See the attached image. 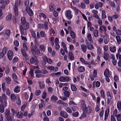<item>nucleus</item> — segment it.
I'll return each instance as SVG.
<instances>
[{
    "label": "nucleus",
    "mask_w": 121,
    "mask_h": 121,
    "mask_svg": "<svg viewBox=\"0 0 121 121\" xmlns=\"http://www.w3.org/2000/svg\"><path fill=\"white\" fill-rule=\"evenodd\" d=\"M22 3L21 0H18L15 3L14 12L16 16H17L18 15V11L17 7H19L20 4L21 5Z\"/></svg>",
    "instance_id": "f257e3e1"
},
{
    "label": "nucleus",
    "mask_w": 121,
    "mask_h": 121,
    "mask_svg": "<svg viewBox=\"0 0 121 121\" xmlns=\"http://www.w3.org/2000/svg\"><path fill=\"white\" fill-rule=\"evenodd\" d=\"M10 110L9 109H6L4 113L5 118L7 120L12 121V119L10 115Z\"/></svg>",
    "instance_id": "f03ea898"
},
{
    "label": "nucleus",
    "mask_w": 121,
    "mask_h": 121,
    "mask_svg": "<svg viewBox=\"0 0 121 121\" xmlns=\"http://www.w3.org/2000/svg\"><path fill=\"white\" fill-rule=\"evenodd\" d=\"M43 59L44 62V63H42L43 65H45L46 62L49 64H51L52 62V61L50 58H49V59H48L47 57L45 56H44L43 57Z\"/></svg>",
    "instance_id": "7ed1b4c3"
},
{
    "label": "nucleus",
    "mask_w": 121,
    "mask_h": 121,
    "mask_svg": "<svg viewBox=\"0 0 121 121\" xmlns=\"http://www.w3.org/2000/svg\"><path fill=\"white\" fill-rule=\"evenodd\" d=\"M59 81L61 82H69L70 80L69 78L68 77L61 76L60 77L59 79Z\"/></svg>",
    "instance_id": "20e7f679"
},
{
    "label": "nucleus",
    "mask_w": 121,
    "mask_h": 121,
    "mask_svg": "<svg viewBox=\"0 0 121 121\" xmlns=\"http://www.w3.org/2000/svg\"><path fill=\"white\" fill-rule=\"evenodd\" d=\"M30 62L31 64L34 63L35 65H37L38 64L39 62L37 59H35L34 57H32L30 60Z\"/></svg>",
    "instance_id": "39448f33"
},
{
    "label": "nucleus",
    "mask_w": 121,
    "mask_h": 121,
    "mask_svg": "<svg viewBox=\"0 0 121 121\" xmlns=\"http://www.w3.org/2000/svg\"><path fill=\"white\" fill-rule=\"evenodd\" d=\"M70 10H67L66 11V15L67 17L69 20H70L72 17V15L71 14Z\"/></svg>",
    "instance_id": "423d86ee"
},
{
    "label": "nucleus",
    "mask_w": 121,
    "mask_h": 121,
    "mask_svg": "<svg viewBox=\"0 0 121 121\" xmlns=\"http://www.w3.org/2000/svg\"><path fill=\"white\" fill-rule=\"evenodd\" d=\"M60 116L65 118H66L68 117V115L66 112L61 111L60 112Z\"/></svg>",
    "instance_id": "0eeeda50"
},
{
    "label": "nucleus",
    "mask_w": 121,
    "mask_h": 121,
    "mask_svg": "<svg viewBox=\"0 0 121 121\" xmlns=\"http://www.w3.org/2000/svg\"><path fill=\"white\" fill-rule=\"evenodd\" d=\"M26 11L30 16H32L33 13L32 11L29 8H26Z\"/></svg>",
    "instance_id": "6e6552de"
},
{
    "label": "nucleus",
    "mask_w": 121,
    "mask_h": 121,
    "mask_svg": "<svg viewBox=\"0 0 121 121\" xmlns=\"http://www.w3.org/2000/svg\"><path fill=\"white\" fill-rule=\"evenodd\" d=\"M7 0V1H6V2H4L2 3V5L0 7L1 9H4L5 8V6L9 3V1H8V0Z\"/></svg>",
    "instance_id": "1a4fd4ad"
},
{
    "label": "nucleus",
    "mask_w": 121,
    "mask_h": 121,
    "mask_svg": "<svg viewBox=\"0 0 121 121\" xmlns=\"http://www.w3.org/2000/svg\"><path fill=\"white\" fill-rule=\"evenodd\" d=\"M84 112H86L87 114H89L91 112V107L89 106L86 107L84 110Z\"/></svg>",
    "instance_id": "9d476101"
},
{
    "label": "nucleus",
    "mask_w": 121,
    "mask_h": 121,
    "mask_svg": "<svg viewBox=\"0 0 121 121\" xmlns=\"http://www.w3.org/2000/svg\"><path fill=\"white\" fill-rule=\"evenodd\" d=\"M81 47L82 51L84 53L86 52L87 49L86 46L85 44H82L81 45Z\"/></svg>",
    "instance_id": "9b49d317"
},
{
    "label": "nucleus",
    "mask_w": 121,
    "mask_h": 121,
    "mask_svg": "<svg viewBox=\"0 0 121 121\" xmlns=\"http://www.w3.org/2000/svg\"><path fill=\"white\" fill-rule=\"evenodd\" d=\"M85 68L82 66H80L78 69V71L79 72H83L85 70Z\"/></svg>",
    "instance_id": "f8f14e48"
},
{
    "label": "nucleus",
    "mask_w": 121,
    "mask_h": 121,
    "mask_svg": "<svg viewBox=\"0 0 121 121\" xmlns=\"http://www.w3.org/2000/svg\"><path fill=\"white\" fill-rule=\"evenodd\" d=\"M12 15L11 14H9L6 16V20L7 21H10L12 19Z\"/></svg>",
    "instance_id": "ddd939ff"
},
{
    "label": "nucleus",
    "mask_w": 121,
    "mask_h": 121,
    "mask_svg": "<svg viewBox=\"0 0 121 121\" xmlns=\"http://www.w3.org/2000/svg\"><path fill=\"white\" fill-rule=\"evenodd\" d=\"M10 98L12 101L13 102H15L16 99V97L15 95L13 94H12L11 95Z\"/></svg>",
    "instance_id": "4468645a"
},
{
    "label": "nucleus",
    "mask_w": 121,
    "mask_h": 121,
    "mask_svg": "<svg viewBox=\"0 0 121 121\" xmlns=\"http://www.w3.org/2000/svg\"><path fill=\"white\" fill-rule=\"evenodd\" d=\"M90 50H92L94 48V47L93 45L91 43H88L86 46Z\"/></svg>",
    "instance_id": "2eb2a0df"
},
{
    "label": "nucleus",
    "mask_w": 121,
    "mask_h": 121,
    "mask_svg": "<svg viewBox=\"0 0 121 121\" xmlns=\"http://www.w3.org/2000/svg\"><path fill=\"white\" fill-rule=\"evenodd\" d=\"M93 33L94 36L97 37L98 36V31L97 30H93Z\"/></svg>",
    "instance_id": "dca6fc26"
},
{
    "label": "nucleus",
    "mask_w": 121,
    "mask_h": 121,
    "mask_svg": "<svg viewBox=\"0 0 121 121\" xmlns=\"http://www.w3.org/2000/svg\"><path fill=\"white\" fill-rule=\"evenodd\" d=\"M58 98L56 96L53 95L51 97V100L52 101H56L58 100Z\"/></svg>",
    "instance_id": "f3484780"
},
{
    "label": "nucleus",
    "mask_w": 121,
    "mask_h": 121,
    "mask_svg": "<svg viewBox=\"0 0 121 121\" xmlns=\"http://www.w3.org/2000/svg\"><path fill=\"white\" fill-rule=\"evenodd\" d=\"M99 30L100 32L104 31L106 32V28L105 26H101L99 28Z\"/></svg>",
    "instance_id": "a211bd4d"
},
{
    "label": "nucleus",
    "mask_w": 121,
    "mask_h": 121,
    "mask_svg": "<svg viewBox=\"0 0 121 121\" xmlns=\"http://www.w3.org/2000/svg\"><path fill=\"white\" fill-rule=\"evenodd\" d=\"M70 59L71 60H73L74 59V57L72 52H69V54Z\"/></svg>",
    "instance_id": "6ab92c4d"
},
{
    "label": "nucleus",
    "mask_w": 121,
    "mask_h": 121,
    "mask_svg": "<svg viewBox=\"0 0 121 121\" xmlns=\"http://www.w3.org/2000/svg\"><path fill=\"white\" fill-rule=\"evenodd\" d=\"M50 30V32L52 36H53L54 35V34H55V32L53 29L51 28H49Z\"/></svg>",
    "instance_id": "aec40b11"
},
{
    "label": "nucleus",
    "mask_w": 121,
    "mask_h": 121,
    "mask_svg": "<svg viewBox=\"0 0 121 121\" xmlns=\"http://www.w3.org/2000/svg\"><path fill=\"white\" fill-rule=\"evenodd\" d=\"M104 74L105 77L109 76V73L108 70V69H106L104 72Z\"/></svg>",
    "instance_id": "412c9836"
},
{
    "label": "nucleus",
    "mask_w": 121,
    "mask_h": 121,
    "mask_svg": "<svg viewBox=\"0 0 121 121\" xmlns=\"http://www.w3.org/2000/svg\"><path fill=\"white\" fill-rule=\"evenodd\" d=\"M110 50L111 52H115L116 49L115 46L111 47L110 48Z\"/></svg>",
    "instance_id": "4be33fe9"
},
{
    "label": "nucleus",
    "mask_w": 121,
    "mask_h": 121,
    "mask_svg": "<svg viewBox=\"0 0 121 121\" xmlns=\"http://www.w3.org/2000/svg\"><path fill=\"white\" fill-rule=\"evenodd\" d=\"M23 25H24L25 30H26L29 28V25L28 22H27Z\"/></svg>",
    "instance_id": "5701e85b"
},
{
    "label": "nucleus",
    "mask_w": 121,
    "mask_h": 121,
    "mask_svg": "<svg viewBox=\"0 0 121 121\" xmlns=\"http://www.w3.org/2000/svg\"><path fill=\"white\" fill-rule=\"evenodd\" d=\"M117 107L119 111L121 110V102L118 101L117 102Z\"/></svg>",
    "instance_id": "b1692460"
},
{
    "label": "nucleus",
    "mask_w": 121,
    "mask_h": 121,
    "mask_svg": "<svg viewBox=\"0 0 121 121\" xmlns=\"http://www.w3.org/2000/svg\"><path fill=\"white\" fill-rule=\"evenodd\" d=\"M87 38L88 40L91 43V41H92V37H91V35L90 34H88L87 35Z\"/></svg>",
    "instance_id": "393cba45"
},
{
    "label": "nucleus",
    "mask_w": 121,
    "mask_h": 121,
    "mask_svg": "<svg viewBox=\"0 0 121 121\" xmlns=\"http://www.w3.org/2000/svg\"><path fill=\"white\" fill-rule=\"evenodd\" d=\"M115 116L117 117V120L118 121H121V113L116 115Z\"/></svg>",
    "instance_id": "a878e982"
},
{
    "label": "nucleus",
    "mask_w": 121,
    "mask_h": 121,
    "mask_svg": "<svg viewBox=\"0 0 121 121\" xmlns=\"http://www.w3.org/2000/svg\"><path fill=\"white\" fill-rule=\"evenodd\" d=\"M109 56V54L108 53H106L105 52H104V58L106 60H107L108 59V58Z\"/></svg>",
    "instance_id": "bb28decb"
},
{
    "label": "nucleus",
    "mask_w": 121,
    "mask_h": 121,
    "mask_svg": "<svg viewBox=\"0 0 121 121\" xmlns=\"http://www.w3.org/2000/svg\"><path fill=\"white\" fill-rule=\"evenodd\" d=\"M116 38L118 43V44H120L121 42L120 37L119 36H116Z\"/></svg>",
    "instance_id": "cd10ccee"
},
{
    "label": "nucleus",
    "mask_w": 121,
    "mask_h": 121,
    "mask_svg": "<svg viewBox=\"0 0 121 121\" xmlns=\"http://www.w3.org/2000/svg\"><path fill=\"white\" fill-rule=\"evenodd\" d=\"M109 3L110 5L113 8L116 7L114 1H110Z\"/></svg>",
    "instance_id": "c85d7f7f"
},
{
    "label": "nucleus",
    "mask_w": 121,
    "mask_h": 121,
    "mask_svg": "<svg viewBox=\"0 0 121 121\" xmlns=\"http://www.w3.org/2000/svg\"><path fill=\"white\" fill-rule=\"evenodd\" d=\"M71 89L72 91H75L77 90V88L74 85H71Z\"/></svg>",
    "instance_id": "c756f323"
},
{
    "label": "nucleus",
    "mask_w": 121,
    "mask_h": 121,
    "mask_svg": "<svg viewBox=\"0 0 121 121\" xmlns=\"http://www.w3.org/2000/svg\"><path fill=\"white\" fill-rule=\"evenodd\" d=\"M20 28L21 34L22 35H23L24 34V28H23V26L22 25L20 26Z\"/></svg>",
    "instance_id": "7c9ffc66"
},
{
    "label": "nucleus",
    "mask_w": 121,
    "mask_h": 121,
    "mask_svg": "<svg viewBox=\"0 0 121 121\" xmlns=\"http://www.w3.org/2000/svg\"><path fill=\"white\" fill-rule=\"evenodd\" d=\"M40 34L41 37H46V34L45 32L43 31H40Z\"/></svg>",
    "instance_id": "2f4dec72"
},
{
    "label": "nucleus",
    "mask_w": 121,
    "mask_h": 121,
    "mask_svg": "<svg viewBox=\"0 0 121 121\" xmlns=\"http://www.w3.org/2000/svg\"><path fill=\"white\" fill-rule=\"evenodd\" d=\"M4 108L3 105L2 104H0V112L1 113L4 112Z\"/></svg>",
    "instance_id": "473e14b6"
},
{
    "label": "nucleus",
    "mask_w": 121,
    "mask_h": 121,
    "mask_svg": "<svg viewBox=\"0 0 121 121\" xmlns=\"http://www.w3.org/2000/svg\"><path fill=\"white\" fill-rule=\"evenodd\" d=\"M21 23L22 25L24 24L25 23L27 22L26 21V19L24 17H22L21 18Z\"/></svg>",
    "instance_id": "72a5a7b5"
},
{
    "label": "nucleus",
    "mask_w": 121,
    "mask_h": 121,
    "mask_svg": "<svg viewBox=\"0 0 121 121\" xmlns=\"http://www.w3.org/2000/svg\"><path fill=\"white\" fill-rule=\"evenodd\" d=\"M102 19H104L106 17V16L105 14V12L104 10H102Z\"/></svg>",
    "instance_id": "f704fd0d"
},
{
    "label": "nucleus",
    "mask_w": 121,
    "mask_h": 121,
    "mask_svg": "<svg viewBox=\"0 0 121 121\" xmlns=\"http://www.w3.org/2000/svg\"><path fill=\"white\" fill-rule=\"evenodd\" d=\"M64 95L66 97H69L70 95V93L68 91H65L64 92Z\"/></svg>",
    "instance_id": "c9c22d12"
},
{
    "label": "nucleus",
    "mask_w": 121,
    "mask_h": 121,
    "mask_svg": "<svg viewBox=\"0 0 121 121\" xmlns=\"http://www.w3.org/2000/svg\"><path fill=\"white\" fill-rule=\"evenodd\" d=\"M70 34V36L72 39H74L75 38L76 36L75 34L73 31H71Z\"/></svg>",
    "instance_id": "e433bc0d"
},
{
    "label": "nucleus",
    "mask_w": 121,
    "mask_h": 121,
    "mask_svg": "<svg viewBox=\"0 0 121 121\" xmlns=\"http://www.w3.org/2000/svg\"><path fill=\"white\" fill-rule=\"evenodd\" d=\"M8 51L7 48L6 47H4L3 49L2 50V53L4 55Z\"/></svg>",
    "instance_id": "4c0bfd02"
},
{
    "label": "nucleus",
    "mask_w": 121,
    "mask_h": 121,
    "mask_svg": "<svg viewBox=\"0 0 121 121\" xmlns=\"http://www.w3.org/2000/svg\"><path fill=\"white\" fill-rule=\"evenodd\" d=\"M21 51L22 53V54L23 56L25 57H26L27 56V54L25 51L22 48L21 49Z\"/></svg>",
    "instance_id": "58836bf2"
},
{
    "label": "nucleus",
    "mask_w": 121,
    "mask_h": 121,
    "mask_svg": "<svg viewBox=\"0 0 121 121\" xmlns=\"http://www.w3.org/2000/svg\"><path fill=\"white\" fill-rule=\"evenodd\" d=\"M19 112H18V114L17 115V117L20 118H22L23 116V113L22 112H21L20 113V114H19Z\"/></svg>",
    "instance_id": "ea45409f"
},
{
    "label": "nucleus",
    "mask_w": 121,
    "mask_h": 121,
    "mask_svg": "<svg viewBox=\"0 0 121 121\" xmlns=\"http://www.w3.org/2000/svg\"><path fill=\"white\" fill-rule=\"evenodd\" d=\"M13 22L14 24L16 25L17 24V22L16 20V18L15 17H13Z\"/></svg>",
    "instance_id": "a19ab883"
},
{
    "label": "nucleus",
    "mask_w": 121,
    "mask_h": 121,
    "mask_svg": "<svg viewBox=\"0 0 121 121\" xmlns=\"http://www.w3.org/2000/svg\"><path fill=\"white\" fill-rule=\"evenodd\" d=\"M112 98V97H109L107 98L108 100L107 101V103L108 104H109L111 102L112 103V100L111 99Z\"/></svg>",
    "instance_id": "79ce46f5"
},
{
    "label": "nucleus",
    "mask_w": 121,
    "mask_h": 121,
    "mask_svg": "<svg viewBox=\"0 0 121 121\" xmlns=\"http://www.w3.org/2000/svg\"><path fill=\"white\" fill-rule=\"evenodd\" d=\"M54 6L53 4H51L49 6V9L50 11L53 10L54 9Z\"/></svg>",
    "instance_id": "37998d69"
},
{
    "label": "nucleus",
    "mask_w": 121,
    "mask_h": 121,
    "mask_svg": "<svg viewBox=\"0 0 121 121\" xmlns=\"http://www.w3.org/2000/svg\"><path fill=\"white\" fill-rule=\"evenodd\" d=\"M17 98L18 99L17 100L16 102L17 104L18 105H20L21 104V101L20 100V97H18Z\"/></svg>",
    "instance_id": "c03bdc74"
},
{
    "label": "nucleus",
    "mask_w": 121,
    "mask_h": 121,
    "mask_svg": "<svg viewBox=\"0 0 121 121\" xmlns=\"http://www.w3.org/2000/svg\"><path fill=\"white\" fill-rule=\"evenodd\" d=\"M66 110L68 113H71L72 112L71 109L69 107H67L66 108Z\"/></svg>",
    "instance_id": "a18cd8bd"
},
{
    "label": "nucleus",
    "mask_w": 121,
    "mask_h": 121,
    "mask_svg": "<svg viewBox=\"0 0 121 121\" xmlns=\"http://www.w3.org/2000/svg\"><path fill=\"white\" fill-rule=\"evenodd\" d=\"M12 77L15 80H17V77L15 73H13L12 75Z\"/></svg>",
    "instance_id": "49530a36"
},
{
    "label": "nucleus",
    "mask_w": 121,
    "mask_h": 121,
    "mask_svg": "<svg viewBox=\"0 0 121 121\" xmlns=\"http://www.w3.org/2000/svg\"><path fill=\"white\" fill-rule=\"evenodd\" d=\"M13 52L11 51H9L7 53V56H13Z\"/></svg>",
    "instance_id": "de8ad7c7"
},
{
    "label": "nucleus",
    "mask_w": 121,
    "mask_h": 121,
    "mask_svg": "<svg viewBox=\"0 0 121 121\" xmlns=\"http://www.w3.org/2000/svg\"><path fill=\"white\" fill-rule=\"evenodd\" d=\"M9 72L10 69L8 67H6L5 71V73L7 74H8L9 73Z\"/></svg>",
    "instance_id": "09e8293b"
},
{
    "label": "nucleus",
    "mask_w": 121,
    "mask_h": 121,
    "mask_svg": "<svg viewBox=\"0 0 121 121\" xmlns=\"http://www.w3.org/2000/svg\"><path fill=\"white\" fill-rule=\"evenodd\" d=\"M14 43L15 45L17 47H18L19 45V43L18 41L17 40L15 41L14 42Z\"/></svg>",
    "instance_id": "8fccbe9b"
},
{
    "label": "nucleus",
    "mask_w": 121,
    "mask_h": 121,
    "mask_svg": "<svg viewBox=\"0 0 121 121\" xmlns=\"http://www.w3.org/2000/svg\"><path fill=\"white\" fill-rule=\"evenodd\" d=\"M36 53H37L38 55L40 56H41L42 55V52L41 51L38 50L37 51Z\"/></svg>",
    "instance_id": "3c124183"
},
{
    "label": "nucleus",
    "mask_w": 121,
    "mask_h": 121,
    "mask_svg": "<svg viewBox=\"0 0 121 121\" xmlns=\"http://www.w3.org/2000/svg\"><path fill=\"white\" fill-rule=\"evenodd\" d=\"M47 69H49L50 70H52L54 69V67L53 66H48L47 67Z\"/></svg>",
    "instance_id": "603ef678"
},
{
    "label": "nucleus",
    "mask_w": 121,
    "mask_h": 121,
    "mask_svg": "<svg viewBox=\"0 0 121 121\" xmlns=\"http://www.w3.org/2000/svg\"><path fill=\"white\" fill-rule=\"evenodd\" d=\"M100 94L101 96L103 98H104L105 97V95L104 91L103 90H101L100 91Z\"/></svg>",
    "instance_id": "864d4df0"
},
{
    "label": "nucleus",
    "mask_w": 121,
    "mask_h": 121,
    "mask_svg": "<svg viewBox=\"0 0 121 121\" xmlns=\"http://www.w3.org/2000/svg\"><path fill=\"white\" fill-rule=\"evenodd\" d=\"M46 93L45 91H44L43 93V94L42 96V98L43 99H45L46 97Z\"/></svg>",
    "instance_id": "5fc2aeb1"
},
{
    "label": "nucleus",
    "mask_w": 121,
    "mask_h": 121,
    "mask_svg": "<svg viewBox=\"0 0 121 121\" xmlns=\"http://www.w3.org/2000/svg\"><path fill=\"white\" fill-rule=\"evenodd\" d=\"M32 37L33 38L36 37V34L35 32L33 30H31V31Z\"/></svg>",
    "instance_id": "6e6d98bb"
},
{
    "label": "nucleus",
    "mask_w": 121,
    "mask_h": 121,
    "mask_svg": "<svg viewBox=\"0 0 121 121\" xmlns=\"http://www.w3.org/2000/svg\"><path fill=\"white\" fill-rule=\"evenodd\" d=\"M14 92L17 93L20 91V90L18 88V86H17L15 88L14 90Z\"/></svg>",
    "instance_id": "4d7b16f0"
},
{
    "label": "nucleus",
    "mask_w": 121,
    "mask_h": 121,
    "mask_svg": "<svg viewBox=\"0 0 121 121\" xmlns=\"http://www.w3.org/2000/svg\"><path fill=\"white\" fill-rule=\"evenodd\" d=\"M116 33L118 35H121V30H117L116 31Z\"/></svg>",
    "instance_id": "13d9d810"
},
{
    "label": "nucleus",
    "mask_w": 121,
    "mask_h": 121,
    "mask_svg": "<svg viewBox=\"0 0 121 121\" xmlns=\"http://www.w3.org/2000/svg\"><path fill=\"white\" fill-rule=\"evenodd\" d=\"M2 89L3 91H5V84L4 83H3L2 85Z\"/></svg>",
    "instance_id": "bf43d9fd"
},
{
    "label": "nucleus",
    "mask_w": 121,
    "mask_h": 121,
    "mask_svg": "<svg viewBox=\"0 0 121 121\" xmlns=\"http://www.w3.org/2000/svg\"><path fill=\"white\" fill-rule=\"evenodd\" d=\"M11 81V78H9V77H8L7 78H6V81L7 82V84H9L10 83V82Z\"/></svg>",
    "instance_id": "052dcab7"
},
{
    "label": "nucleus",
    "mask_w": 121,
    "mask_h": 121,
    "mask_svg": "<svg viewBox=\"0 0 121 121\" xmlns=\"http://www.w3.org/2000/svg\"><path fill=\"white\" fill-rule=\"evenodd\" d=\"M31 76L32 77H33L34 70L33 69L31 70L30 72Z\"/></svg>",
    "instance_id": "680f3d73"
},
{
    "label": "nucleus",
    "mask_w": 121,
    "mask_h": 121,
    "mask_svg": "<svg viewBox=\"0 0 121 121\" xmlns=\"http://www.w3.org/2000/svg\"><path fill=\"white\" fill-rule=\"evenodd\" d=\"M44 105L45 104L41 103L39 105V108L40 109H41L44 106Z\"/></svg>",
    "instance_id": "e2e57ef3"
},
{
    "label": "nucleus",
    "mask_w": 121,
    "mask_h": 121,
    "mask_svg": "<svg viewBox=\"0 0 121 121\" xmlns=\"http://www.w3.org/2000/svg\"><path fill=\"white\" fill-rule=\"evenodd\" d=\"M59 42V40L58 38H56L55 39V44H58Z\"/></svg>",
    "instance_id": "0e129e2a"
},
{
    "label": "nucleus",
    "mask_w": 121,
    "mask_h": 121,
    "mask_svg": "<svg viewBox=\"0 0 121 121\" xmlns=\"http://www.w3.org/2000/svg\"><path fill=\"white\" fill-rule=\"evenodd\" d=\"M93 73L94 77H96L97 75V71L96 70H94Z\"/></svg>",
    "instance_id": "69168bd1"
},
{
    "label": "nucleus",
    "mask_w": 121,
    "mask_h": 121,
    "mask_svg": "<svg viewBox=\"0 0 121 121\" xmlns=\"http://www.w3.org/2000/svg\"><path fill=\"white\" fill-rule=\"evenodd\" d=\"M44 26V24H39L38 25V27L39 28H43Z\"/></svg>",
    "instance_id": "338daca9"
},
{
    "label": "nucleus",
    "mask_w": 121,
    "mask_h": 121,
    "mask_svg": "<svg viewBox=\"0 0 121 121\" xmlns=\"http://www.w3.org/2000/svg\"><path fill=\"white\" fill-rule=\"evenodd\" d=\"M81 106L82 107V109L83 110H84L86 108V104H85L82 105H81Z\"/></svg>",
    "instance_id": "774afa93"
}]
</instances>
